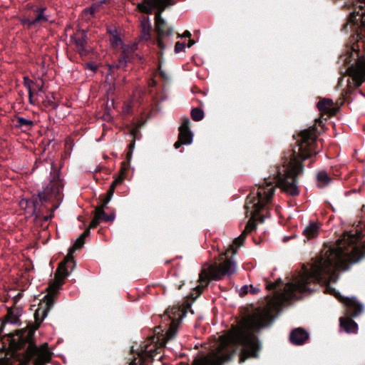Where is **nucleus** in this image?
Here are the masks:
<instances>
[{
  "mask_svg": "<svg viewBox=\"0 0 365 365\" xmlns=\"http://www.w3.org/2000/svg\"><path fill=\"white\" fill-rule=\"evenodd\" d=\"M349 24L356 30L361 40L365 38V0H357L355 10L350 14Z\"/></svg>",
  "mask_w": 365,
  "mask_h": 365,
  "instance_id": "8",
  "label": "nucleus"
},
{
  "mask_svg": "<svg viewBox=\"0 0 365 365\" xmlns=\"http://www.w3.org/2000/svg\"><path fill=\"white\" fill-rule=\"evenodd\" d=\"M115 66V64H108V67L109 68V74H111V72H112L113 69L118 68Z\"/></svg>",
  "mask_w": 365,
  "mask_h": 365,
  "instance_id": "41",
  "label": "nucleus"
},
{
  "mask_svg": "<svg viewBox=\"0 0 365 365\" xmlns=\"http://www.w3.org/2000/svg\"><path fill=\"white\" fill-rule=\"evenodd\" d=\"M304 235L308 240L316 237L319 233V226L315 222H311L304 230Z\"/></svg>",
  "mask_w": 365,
  "mask_h": 365,
  "instance_id": "19",
  "label": "nucleus"
},
{
  "mask_svg": "<svg viewBox=\"0 0 365 365\" xmlns=\"http://www.w3.org/2000/svg\"><path fill=\"white\" fill-rule=\"evenodd\" d=\"M279 282H280V281H277V282H276L274 283H270V284H267V287L269 289H275L278 286V284Z\"/></svg>",
  "mask_w": 365,
  "mask_h": 365,
  "instance_id": "35",
  "label": "nucleus"
},
{
  "mask_svg": "<svg viewBox=\"0 0 365 365\" xmlns=\"http://www.w3.org/2000/svg\"><path fill=\"white\" fill-rule=\"evenodd\" d=\"M33 95H34V91H32L31 95L29 94V102L31 104H34V102L33 101Z\"/></svg>",
  "mask_w": 365,
  "mask_h": 365,
  "instance_id": "42",
  "label": "nucleus"
},
{
  "mask_svg": "<svg viewBox=\"0 0 365 365\" xmlns=\"http://www.w3.org/2000/svg\"><path fill=\"white\" fill-rule=\"evenodd\" d=\"M340 326L349 334H355L358 330L357 324L350 318H341Z\"/></svg>",
  "mask_w": 365,
  "mask_h": 365,
  "instance_id": "15",
  "label": "nucleus"
},
{
  "mask_svg": "<svg viewBox=\"0 0 365 365\" xmlns=\"http://www.w3.org/2000/svg\"><path fill=\"white\" fill-rule=\"evenodd\" d=\"M90 234L89 228H87L75 241L73 245L69 249L68 254L64 261L61 262L56 273L53 282L49 285L48 290L49 294L57 292L60 287L63 284L64 279L69 274L68 268L72 269L74 264L73 252L81 248L85 243V238Z\"/></svg>",
  "mask_w": 365,
  "mask_h": 365,
  "instance_id": "3",
  "label": "nucleus"
},
{
  "mask_svg": "<svg viewBox=\"0 0 365 365\" xmlns=\"http://www.w3.org/2000/svg\"><path fill=\"white\" fill-rule=\"evenodd\" d=\"M123 181V178L121 177H118L115 179V180L111 183L110 187L115 189L117 185L120 184Z\"/></svg>",
  "mask_w": 365,
  "mask_h": 365,
  "instance_id": "34",
  "label": "nucleus"
},
{
  "mask_svg": "<svg viewBox=\"0 0 365 365\" xmlns=\"http://www.w3.org/2000/svg\"><path fill=\"white\" fill-rule=\"evenodd\" d=\"M195 43V41L194 40L190 39L188 42L187 46L191 47Z\"/></svg>",
  "mask_w": 365,
  "mask_h": 365,
  "instance_id": "43",
  "label": "nucleus"
},
{
  "mask_svg": "<svg viewBox=\"0 0 365 365\" xmlns=\"http://www.w3.org/2000/svg\"><path fill=\"white\" fill-rule=\"evenodd\" d=\"M141 34L140 36V39L149 40L150 38V31L151 28H141Z\"/></svg>",
  "mask_w": 365,
  "mask_h": 365,
  "instance_id": "25",
  "label": "nucleus"
},
{
  "mask_svg": "<svg viewBox=\"0 0 365 365\" xmlns=\"http://www.w3.org/2000/svg\"><path fill=\"white\" fill-rule=\"evenodd\" d=\"M300 137L301 140L298 151L300 160L296 155H292L289 160L284 162V164L274 177V181L265 179L264 183L259 185L256 196L248 197L245 209L247 213H250L251 218L242 232L245 235L255 229V222L257 220H260L262 222L264 221V218L258 217V214L267 204L270 202L274 192L273 184L291 195H298L297 176L303 171L302 160H304L319 152V150H315L317 135L314 127L302 131Z\"/></svg>",
  "mask_w": 365,
  "mask_h": 365,
  "instance_id": "1",
  "label": "nucleus"
},
{
  "mask_svg": "<svg viewBox=\"0 0 365 365\" xmlns=\"http://www.w3.org/2000/svg\"><path fill=\"white\" fill-rule=\"evenodd\" d=\"M111 198L108 197V196L103 200V204L101 205V207H106L108 203L110 201Z\"/></svg>",
  "mask_w": 365,
  "mask_h": 365,
  "instance_id": "38",
  "label": "nucleus"
},
{
  "mask_svg": "<svg viewBox=\"0 0 365 365\" xmlns=\"http://www.w3.org/2000/svg\"><path fill=\"white\" fill-rule=\"evenodd\" d=\"M100 221L101 220L96 215H95L94 218L90 224L89 229L96 227L99 224Z\"/></svg>",
  "mask_w": 365,
  "mask_h": 365,
  "instance_id": "33",
  "label": "nucleus"
},
{
  "mask_svg": "<svg viewBox=\"0 0 365 365\" xmlns=\"http://www.w3.org/2000/svg\"><path fill=\"white\" fill-rule=\"evenodd\" d=\"M53 304V299L50 297H47L46 307L45 309L39 308L36 311L34 317L36 325L35 327L28 326L26 329H22L16 331V335L18 336L19 339L18 346H20L24 343L29 342L31 339L34 331L38 329L40 323L46 317L47 313Z\"/></svg>",
  "mask_w": 365,
  "mask_h": 365,
  "instance_id": "5",
  "label": "nucleus"
},
{
  "mask_svg": "<svg viewBox=\"0 0 365 365\" xmlns=\"http://www.w3.org/2000/svg\"><path fill=\"white\" fill-rule=\"evenodd\" d=\"M44 10H45L44 8H41V9H38V14H37V16H36V18L34 19H31V20L29 19L27 21L29 24L34 25V24H38V23L47 21L48 19L44 15Z\"/></svg>",
  "mask_w": 365,
  "mask_h": 365,
  "instance_id": "21",
  "label": "nucleus"
},
{
  "mask_svg": "<svg viewBox=\"0 0 365 365\" xmlns=\"http://www.w3.org/2000/svg\"><path fill=\"white\" fill-rule=\"evenodd\" d=\"M185 315V312L179 307H173L166 310L163 317L171 320L170 327L165 336L162 339L160 346H165L169 341L172 340L176 335L178 324Z\"/></svg>",
  "mask_w": 365,
  "mask_h": 365,
  "instance_id": "7",
  "label": "nucleus"
},
{
  "mask_svg": "<svg viewBox=\"0 0 365 365\" xmlns=\"http://www.w3.org/2000/svg\"><path fill=\"white\" fill-rule=\"evenodd\" d=\"M76 45V51L81 55H86L89 51L87 45V36L84 30L77 31L71 37Z\"/></svg>",
  "mask_w": 365,
  "mask_h": 365,
  "instance_id": "12",
  "label": "nucleus"
},
{
  "mask_svg": "<svg viewBox=\"0 0 365 365\" xmlns=\"http://www.w3.org/2000/svg\"><path fill=\"white\" fill-rule=\"evenodd\" d=\"M185 43H181V42H177L175 46V52L176 53H178L181 51H185Z\"/></svg>",
  "mask_w": 365,
  "mask_h": 365,
  "instance_id": "30",
  "label": "nucleus"
},
{
  "mask_svg": "<svg viewBox=\"0 0 365 365\" xmlns=\"http://www.w3.org/2000/svg\"><path fill=\"white\" fill-rule=\"evenodd\" d=\"M191 117L193 120L199 121L204 118V112L202 109L195 108L191 110Z\"/></svg>",
  "mask_w": 365,
  "mask_h": 365,
  "instance_id": "23",
  "label": "nucleus"
},
{
  "mask_svg": "<svg viewBox=\"0 0 365 365\" xmlns=\"http://www.w3.org/2000/svg\"><path fill=\"white\" fill-rule=\"evenodd\" d=\"M225 255V254H222V256H221V259H223L224 256Z\"/></svg>",
  "mask_w": 365,
  "mask_h": 365,
  "instance_id": "46",
  "label": "nucleus"
},
{
  "mask_svg": "<svg viewBox=\"0 0 365 365\" xmlns=\"http://www.w3.org/2000/svg\"><path fill=\"white\" fill-rule=\"evenodd\" d=\"M43 106L46 108H53L56 106V104L54 101V97L51 96H46L45 98L42 101Z\"/></svg>",
  "mask_w": 365,
  "mask_h": 365,
  "instance_id": "24",
  "label": "nucleus"
},
{
  "mask_svg": "<svg viewBox=\"0 0 365 365\" xmlns=\"http://www.w3.org/2000/svg\"><path fill=\"white\" fill-rule=\"evenodd\" d=\"M190 120L186 118L183 120L179 128L178 140L175 143V149L179 148L182 145H190L192 142V133L190 129Z\"/></svg>",
  "mask_w": 365,
  "mask_h": 365,
  "instance_id": "11",
  "label": "nucleus"
},
{
  "mask_svg": "<svg viewBox=\"0 0 365 365\" xmlns=\"http://www.w3.org/2000/svg\"><path fill=\"white\" fill-rule=\"evenodd\" d=\"M160 346L155 341V337L149 339L143 347L137 353L138 356L135 357L129 365H147V362L157 355Z\"/></svg>",
  "mask_w": 365,
  "mask_h": 365,
  "instance_id": "9",
  "label": "nucleus"
},
{
  "mask_svg": "<svg viewBox=\"0 0 365 365\" xmlns=\"http://www.w3.org/2000/svg\"><path fill=\"white\" fill-rule=\"evenodd\" d=\"M242 289H244V291H246V289H247V287L245 286L242 287Z\"/></svg>",
  "mask_w": 365,
  "mask_h": 365,
  "instance_id": "45",
  "label": "nucleus"
},
{
  "mask_svg": "<svg viewBox=\"0 0 365 365\" xmlns=\"http://www.w3.org/2000/svg\"><path fill=\"white\" fill-rule=\"evenodd\" d=\"M190 36L191 33L189 31H185L182 35H178V37L190 38Z\"/></svg>",
  "mask_w": 365,
  "mask_h": 365,
  "instance_id": "37",
  "label": "nucleus"
},
{
  "mask_svg": "<svg viewBox=\"0 0 365 365\" xmlns=\"http://www.w3.org/2000/svg\"><path fill=\"white\" fill-rule=\"evenodd\" d=\"M95 2L91 6V8L87 11H88L91 15H93L95 13V11L96 9V7L100 6L101 4L105 3L106 0H94Z\"/></svg>",
  "mask_w": 365,
  "mask_h": 365,
  "instance_id": "26",
  "label": "nucleus"
},
{
  "mask_svg": "<svg viewBox=\"0 0 365 365\" xmlns=\"http://www.w3.org/2000/svg\"><path fill=\"white\" fill-rule=\"evenodd\" d=\"M13 123L16 128H20L23 130H27L33 127L34 122L30 120L21 116H16Z\"/></svg>",
  "mask_w": 365,
  "mask_h": 365,
  "instance_id": "17",
  "label": "nucleus"
},
{
  "mask_svg": "<svg viewBox=\"0 0 365 365\" xmlns=\"http://www.w3.org/2000/svg\"><path fill=\"white\" fill-rule=\"evenodd\" d=\"M86 68L90 69L91 71L95 72L97 70V66L93 63H87Z\"/></svg>",
  "mask_w": 365,
  "mask_h": 365,
  "instance_id": "36",
  "label": "nucleus"
},
{
  "mask_svg": "<svg viewBox=\"0 0 365 365\" xmlns=\"http://www.w3.org/2000/svg\"><path fill=\"white\" fill-rule=\"evenodd\" d=\"M62 183L59 179H53L42 192H39L38 195L41 201H44L47 198V195H58L62 190Z\"/></svg>",
  "mask_w": 365,
  "mask_h": 365,
  "instance_id": "13",
  "label": "nucleus"
},
{
  "mask_svg": "<svg viewBox=\"0 0 365 365\" xmlns=\"http://www.w3.org/2000/svg\"><path fill=\"white\" fill-rule=\"evenodd\" d=\"M141 28H151V24H150V19L149 17H144L142 20H141Z\"/></svg>",
  "mask_w": 365,
  "mask_h": 365,
  "instance_id": "31",
  "label": "nucleus"
},
{
  "mask_svg": "<svg viewBox=\"0 0 365 365\" xmlns=\"http://www.w3.org/2000/svg\"><path fill=\"white\" fill-rule=\"evenodd\" d=\"M104 207H98L96 208V215L101 220H103L105 222H109L113 221L115 218V215L113 214L111 215H107L104 210Z\"/></svg>",
  "mask_w": 365,
  "mask_h": 365,
  "instance_id": "20",
  "label": "nucleus"
},
{
  "mask_svg": "<svg viewBox=\"0 0 365 365\" xmlns=\"http://www.w3.org/2000/svg\"><path fill=\"white\" fill-rule=\"evenodd\" d=\"M110 41V43L113 46H118L119 45L122 44V41L120 38L116 34L111 37Z\"/></svg>",
  "mask_w": 365,
  "mask_h": 365,
  "instance_id": "28",
  "label": "nucleus"
},
{
  "mask_svg": "<svg viewBox=\"0 0 365 365\" xmlns=\"http://www.w3.org/2000/svg\"><path fill=\"white\" fill-rule=\"evenodd\" d=\"M21 314L22 309L21 308L14 307L9 309L7 314V322L11 324H17Z\"/></svg>",
  "mask_w": 365,
  "mask_h": 365,
  "instance_id": "18",
  "label": "nucleus"
},
{
  "mask_svg": "<svg viewBox=\"0 0 365 365\" xmlns=\"http://www.w3.org/2000/svg\"><path fill=\"white\" fill-rule=\"evenodd\" d=\"M333 106V101L329 98H324L317 103V108L320 111L329 114L334 113Z\"/></svg>",
  "mask_w": 365,
  "mask_h": 365,
  "instance_id": "16",
  "label": "nucleus"
},
{
  "mask_svg": "<svg viewBox=\"0 0 365 365\" xmlns=\"http://www.w3.org/2000/svg\"><path fill=\"white\" fill-rule=\"evenodd\" d=\"M245 236L246 235L242 233L240 236L235 239L234 245H236L237 247H240L244 243Z\"/></svg>",
  "mask_w": 365,
  "mask_h": 365,
  "instance_id": "29",
  "label": "nucleus"
},
{
  "mask_svg": "<svg viewBox=\"0 0 365 365\" xmlns=\"http://www.w3.org/2000/svg\"><path fill=\"white\" fill-rule=\"evenodd\" d=\"M176 3L175 0H143L138 4V9L144 13L151 14L153 9L155 13V31L157 33V44L163 51L173 43L172 35L173 29L168 26L167 22L161 16V13L167 6H173Z\"/></svg>",
  "mask_w": 365,
  "mask_h": 365,
  "instance_id": "2",
  "label": "nucleus"
},
{
  "mask_svg": "<svg viewBox=\"0 0 365 365\" xmlns=\"http://www.w3.org/2000/svg\"><path fill=\"white\" fill-rule=\"evenodd\" d=\"M317 179L320 186H325L331 181V178L328 176L327 172L324 170L319 171L317 173Z\"/></svg>",
  "mask_w": 365,
  "mask_h": 365,
  "instance_id": "22",
  "label": "nucleus"
},
{
  "mask_svg": "<svg viewBox=\"0 0 365 365\" xmlns=\"http://www.w3.org/2000/svg\"><path fill=\"white\" fill-rule=\"evenodd\" d=\"M359 41L356 46H353L351 55L356 56L357 59L356 62L349 66L347 73L351 78V83L355 87L360 86L365 81V58L364 56H359L357 49L359 47ZM351 84V83H349Z\"/></svg>",
  "mask_w": 365,
  "mask_h": 365,
  "instance_id": "6",
  "label": "nucleus"
},
{
  "mask_svg": "<svg viewBox=\"0 0 365 365\" xmlns=\"http://www.w3.org/2000/svg\"><path fill=\"white\" fill-rule=\"evenodd\" d=\"M114 190H115L114 188L110 187V189L108 190V192H107L108 197L112 198L113 192H114Z\"/></svg>",
  "mask_w": 365,
  "mask_h": 365,
  "instance_id": "39",
  "label": "nucleus"
},
{
  "mask_svg": "<svg viewBox=\"0 0 365 365\" xmlns=\"http://www.w3.org/2000/svg\"><path fill=\"white\" fill-rule=\"evenodd\" d=\"M309 338V334L302 328L294 329L289 335L290 341L294 345H302Z\"/></svg>",
  "mask_w": 365,
  "mask_h": 365,
  "instance_id": "14",
  "label": "nucleus"
},
{
  "mask_svg": "<svg viewBox=\"0 0 365 365\" xmlns=\"http://www.w3.org/2000/svg\"><path fill=\"white\" fill-rule=\"evenodd\" d=\"M242 289H244V291H246V289H247V287L245 286L242 287Z\"/></svg>",
  "mask_w": 365,
  "mask_h": 365,
  "instance_id": "44",
  "label": "nucleus"
},
{
  "mask_svg": "<svg viewBox=\"0 0 365 365\" xmlns=\"http://www.w3.org/2000/svg\"><path fill=\"white\" fill-rule=\"evenodd\" d=\"M126 65H127V61L125 57H123L119 59L118 63H116L115 66L117 67L118 68H120L125 67Z\"/></svg>",
  "mask_w": 365,
  "mask_h": 365,
  "instance_id": "32",
  "label": "nucleus"
},
{
  "mask_svg": "<svg viewBox=\"0 0 365 365\" xmlns=\"http://www.w3.org/2000/svg\"><path fill=\"white\" fill-rule=\"evenodd\" d=\"M27 360L34 358V365H44L51 359V353L45 344L40 347L29 344L26 351Z\"/></svg>",
  "mask_w": 365,
  "mask_h": 365,
  "instance_id": "10",
  "label": "nucleus"
},
{
  "mask_svg": "<svg viewBox=\"0 0 365 365\" xmlns=\"http://www.w3.org/2000/svg\"><path fill=\"white\" fill-rule=\"evenodd\" d=\"M236 262L232 259H227L218 265H205L200 274V284L196 287L198 292L206 287L211 280H220L225 275H231L236 272Z\"/></svg>",
  "mask_w": 365,
  "mask_h": 365,
  "instance_id": "4",
  "label": "nucleus"
},
{
  "mask_svg": "<svg viewBox=\"0 0 365 365\" xmlns=\"http://www.w3.org/2000/svg\"><path fill=\"white\" fill-rule=\"evenodd\" d=\"M34 84L36 85V88H38V93H41L42 89H43V83H36Z\"/></svg>",
  "mask_w": 365,
  "mask_h": 365,
  "instance_id": "40",
  "label": "nucleus"
},
{
  "mask_svg": "<svg viewBox=\"0 0 365 365\" xmlns=\"http://www.w3.org/2000/svg\"><path fill=\"white\" fill-rule=\"evenodd\" d=\"M33 85H34V83L31 81L28 77H24V86L26 87L29 91V94L32 93L33 90Z\"/></svg>",
  "mask_w": 365,
  "mask_h": 365,
  "instance_id": "27",
  "label": "nucleus"
}]
</instances>
